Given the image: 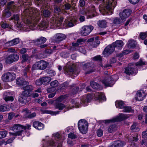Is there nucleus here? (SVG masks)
Listing matches in <instances>:
<instances>
[{
    "instance_id": "1",
    "label": "nucleus",
    "mask_w": 147,
    "mask_h": 147,
    "mask_svg": "<svg viewBox=\"0 0 147 147\" xmlns=\"http://www.w3.org/2000/svg\"><path fill=\"white\" fill-rule=\"evenodd\" d=\"M22 16L24 22L27 24L32 30L35 29L34 28L40 19L38 10L32 7L25 9L22 14Z\"/></svg>"
},
{
    "instance_id": "2",
    "label": "nucleus",
    "mask_w": 147,
    "mask_h": 147,
    "mask_svg": "<svg viewBox=\"0 0 147 147\" xmlns=\"http://www.w3.org/2000/svg\"><path fill=\"white\" fill-rule=\"evenodd\" d=\"M101 1L103 4V9L105 12L111 11L114 8L116 5V1L114 0H98Z\"/></svg>"
},
{
    "instance_id": "3",
    "label": "nucleus",
    "mask_w": 147,
    "mask_h": 147,
    "mask_svg": "<svg viewBox=\"0 0 147 147\" xmlns=\"http://www.w3.org/2000/svg\"><path fill=\"white\" fill-rule=\"evenodd\" d=\"M26 127L19 124H15L11 128V129L15 132H9L10 136H16L21 135L22 132L24 131L23 129H26Z\"/></svg>"
},
{
    "instance_id": "4",
    "label": "nucleus",
    "mask_w": 147,
    "mask_h": 147,
    "mask_svg": "<svg viewBox=\"0 0 147 147\" xmlns=\"http://www.w3.org/2000/svg\"><path fill=\"white\" fill-rule=\"evenodd\" d=\"M75 65L73 64L68 63L63 68L64 74L67 76H71L73 74L74 76H77L78 74L75 69Z\"/></svg>"
},
{
    "instance_id": "5",
    "label": "nucleus",
    "mask_w": 147,
    "mask_h": 147,
    "mask_svg": "<svg viewBox=\"0 0 147 147\" xmlns=\"http://www.w3.org/2000/svg\"><path fill=\"white\" fill-rule=\"evenodd\" d=\"M71 102L72 105H73L72 106H68L67 107H66L61 102L59 103V102H55L54 103V106L56 109H59V110H62L64 108L66 107L67 109L66 111L72 109V108L74 107L76 108H78L79 107V103L75 101V100H71Z\"/></svg>"
},
{
    "instance_id": "6",
    "label": "nucleus",
    "mask_w": 147,
    "mask_h": 147,
    "mask_svg": "<svg viewBox=\"0 0 147 147\" xmlns=\"http://www.w3.org/2000/svg\"><path fill=\"white\" fill-rule=\"evenodd\" d=\"M78 127L80 132L82 134H85L88 130V124L84 119H81L78 123Z\"/></svg>"
},
{
    "instance_id": "7",
    "label": "nucleus",
    "mask_w": 147,
    "mask_h": 147,
    "mask_svg": "<svg viewBox=\"0 0 147 147\" xmlns=\"http://www.w3.org/2000/svg\"><path fill=\"white\" fill-rule=\"evenodd\" d=\"M129 117V116L128 115L120 113L115 118L109 120H105L103 121L105 124L109 123H110L122 121L127 119Z\"/></svg>"
},
{
    "instance_id": "8",
    "label": "nucleus",
    "mask_w": 147,
    "mask_h": 147,
    "mask_svg": "<svg viewBox=\"0 0 147 147\" xmlns=\"http://www.w3.org/2000/svg\"><path fill=\"white\" fill-rule=\"evenodd\" d=\"M48 65V63L43 60L36 62L33 65L32 69L33 70H44L45 69Z\"/></svg>"
},
{
    "instance_id": "9",
    "label": "nucleus",
    "mask_w": 147,
    "mask_h": 147,
    "mask_svg": "<svg viewBox=\"0 0 147 147\" xmlns=\"http://www.w3.org/2000/svg\"><path fill=\"white\" fill-rule=\"evenodd\" d=\"M19 59L18 54L13 53L8 55L5 59V61L7 63H11L13 62L17 61Z\"/></svg>"
},
{
    "instance_id": "10",
    "label": "nucleus",
    "mask_w": 147,
    "mask_h": 147,
    "mask_svg": "<svg viewBox=\"0 0 147 147\" xmlns=\"http://www.w3.org/2000/svg\"><path fill=\"white\" fill-rule=\"evenodd\" d=\"M93 28V27L91 25L83 26L81 28L80 32L81 35L84 36L88 35Z\"/></svg>"
},
{
    "instance_id": "11",
    "label": "nucleus",
    "mask_w": 147,
    "mask_h": 147,
    "mask_svg": "<svg viewBox=\"0 0 147 147\" xmlns=\"http://www.w3.org/2000/svg\"><path fill=\"white\" fill-rule=\"evenodd\" d=\"M16 78L15 74L9 72L4 74L2 76V80L5 82L12 81Z\"/></svg>"
},
{
    "instance_id": "12",
    "label": "nucleus",
    "mask_w": 147,
    "mask_h": 147,
    "mask_svg": "<svg viewBox=\"0 0 147 147\" xmlns=\"http://www.w3.org/2000/svg\"><path fill=\"white\" fill-rule=\"evenodd\" d=\"M62 141L59 139L54 140L53 139L49 140L47 142V146H57V147H62Z\"/></svg>"
},
{
    "instance_id": "13",
    "label": "nucleus",
    "mask_w": 147,
    "mask_h": 147,
    "mask_svg": "<svg viewBox=\"0 0 147 147\" xmlns=\"http://www.w3.org/2000/svg\"><path fill=\"white\" fill-rule=\"evenodd\" d=\"M63 19V17L56 18H53L51 22V24L56 28L60 27L62 24Z\"/></svg>"
},
{
    "instance_id": "14",
    "label": "nucleus",
    "mask_w": 147,
    "mask_h": 147,
    "mask_svg": "<svg viewBox=\"0 0 147 147\" xmlns=\"http://www.w3.org/2000/svg\"><path fill=\"white\" fill-rule=\"evenodd\" d=\"M124 72L128 75L136 74L137 72L136 67L134 65L129 66L125 69Z\"/></svg>"
},
{
    "instance_id": "15",
    "label": "nucleus",
    "mask_w": 147,
    "mask_h": 147,
    "mask_svg": "<svg viewBox=\"0 0 147 147\" xmlns=\"http://www.w3.org/2000/svg\"><path fill=\"white\" fill-rule=\"evenodd\" d=\"M94 66L92 63H88L85 64L83 66V68L85 71H87L85 72L86 74H89L90 73L93 72V69Z\"/></svg>"
},
{
    "instance_id": "16",
    "label": "nucleus",
    "mask_w": 147,
    "mask_h": 147,
    "mask_svg": "<svg viewBox=\"0 0 147 147\" xmlns=\"http://www.w3.org/2000/svg\"><path fill=\"white\" fill-rule=\"evenodd\" d=\"M29 96L28 92L26 91H23L22 94L19 97L18 101L22 104L26 103L27 102L26 98Z\"/></svg>"
},
{
    "instance_id": "17",
    "label": "nucleus",
    "mask_w": 147,
    "mask_h": 147,
    "mask_svg": "<svg viewBox=\"0 0 147 147\" xmlns=\"http://www.w3.org/2000/svg\"><path fill=\"white\" fill-rule=\"evenodd\" d=\"M102 82L107 86H112L114 83L113 79L111 76L107 77L105 79L102 81Z\"/></svg>"
},
{
    "instance_id": "18",
    "label": "nucleus",
    "mask_w": 147,
    "mask_h": 147,
    "mask_svg": "<svg viewBox=\"0 0 147 147\" xmlns=\"http://www.w3.org/2000/svg\"><path fill=\"white\" fill-rule=\"evenodd\" d=\"M131 11L129 9H124L122 12L119 13L120 18H122L125 21L126 19L130 15Z\"/></svg>"
},
{
    "instance_id": "19",
    "label": "nucleus",
    "mask_w": 147,
    "mask_h": 147,
    "mask_svg": "<svg viewBox=\"0 0 147 147\" xmlns=\"http://www.w3.org/2000/svg\"><path fill=\"white\" fill-rule=\"evenodd\" d=\"M77 20L74 19L70 20L69 19L65 20L64 24L65 25L66 27H71L74 26L76 24Z\"/></svg>"
},
{
    "instance_id": "20",
    "label": "nucleus",
    "mask_w": 147,
    "mask_h": 147,
    "mask_svg": "<svg viewBox=\"0 0 147 147\" xmlns=\"http://www.w3.org/2000/svg\"><path fill=\"white\" fill-rule=\"evenodd\" d=\"M136 95V100L138 101H141L145 98L146 95L144 90H140L137 91Z\"/></svg>"
},
{
    "instance_id": "21",
    "label": "nucleus",
    "mask_w": 147,
    "mask_h": 147,
    "mask_svg": "<svg viewBox=\"0 0 147 147\" xmlns=\"http://www.w3.org/2000/svg\"><path fill=\"white\" fill-rule=\"evenodd\" d=\"M125 144V142L121 140H117L113 142L110 145V147H122Z\"/></svg>"
},
{
    "instance_id": "22",
    "label": "nucleus",
    "mask_w": 147,
    "mask_h": 147,
    "mask_svg": "<svg viewBox=\"0 0 147 147\" xmlns=\"http://www.w3.org/2000/svg\"><path fill=\"white\" fill-rule=\"evenodd\" d=\"M115 47H106L103 52L104 56L106 57L111 54L114 51Z\"/></svg>"
},
{
    "instance_id": "23",
    "label": "nucleus",
    "mask_w": 147,
    "mask_h": 147,
    "mask_svg": "<svg viewBox=\"0 0 147 147\" xmlns=\"http://www.w3.org/2000/svg\"><path fill=\"white\" fill-rule=\"evenodd\" d=\"M66 36L64 34L61 33H58L53 37L55 41L57 43H59V42L64 40L65 39Z\"/></svg>"
},
{
    "instance_id": "24",
    "label": "nucleus",
    "mask_w": 147,
    "mask_h": 147,
    "mask_svg": "<svg viewBox=\"0 0 147 147\" xmlns=\"http://www.w3.org/2000/svg\"><path fill=\"white\" fill-rule=\"evenodd\" d=\"M46 40L47 39L46 38L41 37L39 38L33 40L32 41L35 45H39L44 43Z\"/></svg>"
},
{
    "instance_id": "25",
    "label": "nucleus",
    "mask_w": 147,
    "mask_h": 147,
    "mask_svg": "<svg viewBox=\"0 0 147 147\" xmlns=\"http://www.w3.org/2000/svg\"><path fill=\"white\" fill-rule=\"evenodd\" d=\"M33 126L38 130H40L44 128V125L39 121H35L33 123Z\"/></svg>"
},
{
    "instance_id": "26",
    "label": "nucleus",
    "mask_w": 147,
    "mask_h": 147,
    "mask_svg": "<svg viewBox=\"0 0 147 147\" xmlns=\"http://www.w3.org/2000/svg\"><path fill=\"white\" fill-rule=\"evenodd\" d=\"M91 96L90 95H88L87 96H83L81 98V101L84 104V106L87 105L88 102L91 99Z\"/></svg>"
},
{
    "instance_id": "27",
    "label": "nucleus",
    "mask_w": 147,
    "mask_h": 147,
    "mask_svg": "<svg viewBox=\"0 0 147 147\" xmlns=\"http://www.w3.org/2000/svg\"><path fill=\"white\" fill-rule=\"evenodd\" d=\"M33 86L31 85H29V83L27 85H25L23 86V89L24 91H26L28 93L29 95H30V93L31 92L33 89Z\"/></svg>"
},
{
    "instance_id": "28",
    "label": "nucleus",
    "mask_w": 147,
    "mask_h": 147,
    "mask_svg": "<svg viewBox=\"0 0 147 147\" xmlns=\"http://www.w3.org/2000/svg\"><path fill=\"white\" fill-rule=\"evenodd\" d=\"M48 26V23L46 21H41L38 26V29L40 30H45Z\"/></svg>"
},
{
    "instance_id": "29",
    "label": "nucleus",
    "mask_w": 147,
    "mask_h": 147,
    "mask_svg": "<svg viewBox=\"0 0 147 147\" xmlns=\"http://www.w3.org/2000/svg\"><path fill=\"white\" fill-rule=\"evenodd\" d=\"M11 94L9 92H5L3 94V96L4 100L6 101H11L13 100V96H11Z\"/></svg>"
},
{
    "instance_id": "30",
    "label": "nucleus",
    "mask_w": 147,
    "mask_h": 147,
    "mask_svg": "<svg viewBox=\"0 0 147 147\" xmlns=\"http://www.w3.org/2000/svg\"><path fill=\"white\" fill-rule=\"evenodd\" d=\"M19 42L20 39L19 38H17L7 42L5 43V45L8 46H11L16 45Z\"/></svg>"
},
{
    "instance_id": "31",
    "label": "nucleus",
    "mask_w": 147,
    "mask_h": 147,
    "mask_svg": "<svg viewBox=\"0 0 147 147\" xmlns=\"http://www.w3.org/2000/svg\"><path fill=\"white\" fill-rule=\"evenodd\" d=\"M11 19V20H14L15 21L17 22V26L19 27H21L22 26L23 24H21L19 22V16L18 14L14 15L12 17Z\"/></svg>"
},
{
    "instance_id": "32",
    "label": "nucleus",
    "mask_w": 147,
    "mask_h": 147,
    "mask_svg": "<svg viewBox=\"0 0 147 147\" xmlns=\"http://www.w3.org/2000/svg\"><path fill=\"white\" fill-rule=\"evenodd\" d=\"M24 112H25V117L28 118H32L34 117L36 115V114L35 113H30L26 109H24Z\"/></svg>"
},
{
    "instance_id": "33",
    "label": "nucleus",
    "mask_w": 147,
    "mask_h": 147,
    "mask_svg": "<svg viewBox=\"0 0 147 147\" xmlns=\"http://www.w3.org/2000/svg\"><path fill=\"white\" fill-rule=\"evenodd\" d=\"M16 83L17 84L23 86L25 85H27L28 83V82L25 81L22 77L17 79L16 80Z\"/></svg>"
},
{
    "instance_id": "34",
    "label": "nucleus",
    "mask_w": 147,
    "mask_h": 147,
    "mask_svg": "<svg viewBox=\"0 0 147 147\" xmlns=\"http://www.w3.org/2000/svg\"><path fill=\"white\" fill-rule=\"evenodd\" d=\"M71 47L70 48V50L71 51H73L76 50V49H78L79 50V51L84 53H86V50L85 49V47Z\"/></svg>"
},
{
    "instance_id": "35",
    "label": "nucleus",
    "mask_w": 147,
    "mask_h": 147,
    "mask_svg": "<svg viewBox=\"0 0 147 147\" xmlns=\"http://www.w3.org/2000/svg\"><path fill=\"white\" fill-rule=\"evenodd\" d=\"M63 6V5L61 4L60 5H55L53 6L54 12L56 13H59L61 11V7L62 8Z\"/></svg>"
},
{
    "instance_id": "36",
    "label": "nucleus",
    "mask_w": 147,
    "mask_h": 147,
    "mask_svg": "<svg viewBox=\"0 0 147 147\" xmlns=\"http://www.w3.org/2000/svg\"><path fill=\"white\" fill-rule=\"evenodd\" d=\"M11 15V13L8 8L5 9L3 12L2 16L6 18H8Z\"/></svg>"
},
{
    "instance_id": "37",
    "label": "nucleus",
    "mask_w": 147,
    "mask_h": 147,
    "mask_svg": "<svg viewBox=\"0 0 147 147\" xmlns=\"http://www.w3.org/2000/svg\"><path fill=\"white\" fill-rule=\"evenodd\" d=\"M41 78L42 84L45 85L47 84L51 79V78L49 77H45Z\"/></svg>"
},
{
    "instance_id": "38",
    "label": "nucleus",
    "mask_w": 147,
    "mask_h": 147,
    "mask_svg": "<svg viewBox=\"0 0 147 147\" xmlns=\"http://www.w3.org/2000/svg\"><path fill=\"white\" fill-rule=\"evenodd\" d=\"M97 24L98 26L101 28H104L107 26V22L105 20H99Z\"/></svg>"
},
{
    "instance_id": "39",
    "label": "nucleus",
    "mask_w": 147,
    "mask_h": 147,
    "mask_svg": "<svg viewBox=\"0 0 147 147\" xmlns=\"http://www.w3.org/2000/svg\"><path fill=\"white\" fill-rule=\"evenodd\" d=\"M90 85L94 89L100 90V85L97 83L92 81L90 82Z\"/></svg>"
},
{
    "instance_id": "40",
    "label": "nucleus",
    "mask_w": 147,
    "mask_h": 147,
    "mask_svg": "<svg viewBox=\"0 0 147 147\" xmlns=\"http://www.w3.org/2000/svg\"><path fill=\"white\" fill-rule=\"evenodd\" d=\"M80 13L82 15H86L87 16V18H92L94 17L93 15L92 14V15L90 13V12L89 11H87L86 12H85L84 11L82 10L80 11Z\"/></svg>"
},
{
    "instance_id": "41",
    "label": "nucleus",
    "mask_w": 147,
    "mask_h": 147,
    "mask_svg": "<svg viewBox=\"0 0 147 147\" xmlns=\"http://www.w3.org/2000/svg\"><path fill=\"white\" fill-rule=\"evenodd\" d=\"M122 18H116L113 20V23L116 24H120L125 21Z\"/></svg>"
},
{
    "instance_id": "42",
    "label": "nucleus",
    "mask_w": 147,
    "mask_h": 147,
    "mask_svg": "<svg viewBox=\"0 0 147 147\" xmlns=\"http://www.w3.org/2000/svg\"><path fill=\"white\" fill-rule=\"evenodd\" d=\"M115 105L117 108L123 109L124 107V103L121 100L117 101L115 103Z\"/></svg>"
},
{
    "instance_id": "43",
    "label": "nucleus",
    "mask_w": 147,
    "mask_h": 147,
    "mask_svg": "<svg viewBox=\"0 0 147 147\" xmlns=\"http://www.w3.org/2000/svg\"><path fill=\"white\" fill-rule=\"evenodd\" d=\"M123 43L122 40H118L114 42L110 46H123Z\"/></svg>"
},
{
    "instance_id": "44",
    "label": "nucleus",
    "mask_w": 147,
    "mask_h": 147,
    "mask_svg": "<svg viewBox=\"0 0 147 147\" xmlns=\"http://www.w3.org/2000/svg\"><path fill=\"white\" fill-rule=\"evenodd\" d=\"M41 12L43 16L45 18L49 17L51 15V12L48 9H44Z\"/></svg>"
},
{
    "instance_id": "45",
    "label": "nucleus",
    "mask_w": 147,
    "mask_h": 147,
    "mask_svg": "<svg viewBox=\"0 0 147 147\" xmlns=\"http://www.w3.org/2000/svg\"><path fill=\"white\" fill-rule=\"evenodd\" d=\"M15 4L14 1H12L9 2L8 4L7 8L9 9H15L16 6Z\"/></svg>"
},
{
    "instance_id": "46",
    "label": "nucleus",
    "mask_w": 147,
    "mask_h": 147,
    "mask_svg": "<svg viewBox=\"0 0 147 147\" xmlns=\"http://www.w3.org/2000/svg\"><path fill=\"white\" fill-rule=\"evenodd\" d=\"M128 46H136L137 45V43L134 40H129L127 43Z\"/></svg>"
},
{
    "instance_id": "47",
    "label": "nucleus",
    "mask_w": 147,
    "mask_h": 147,
    "mask_svg": "<svg viewBox=\"0 0 147 147\" xmlns=\"http://www.w3.org/2000/svg\"><path fill=\"white\" fill-rule=\"evenodd\" d=\"M116 128L117 127L116 125H112L109 127L108 129V131L109 133H112L113 131H115Z\"/></svg>"
},
{
    "instance_id": "48",
    "label": "nucleus",
    "mask_w": 147,
    "mask_h": 147,
    "mask_svg": "<svg viewBox=\"0 0 147 147\" xmlns=\"http://www.w3.org/2000/svg\"><path fill=\"white\" fill-rule=\"evenodd\" d=\"M97 93L99 99L106 100V98L104 94L101 92H98Z\"/></svg>"
},
{
    "instance_id": "49",
    "label": "nucleus",
    "mask_w": 147,
    "mask_h": 147,
    "mask_svg": "<svg viewBox=\"0 0 147 147\" xmlns=\"http://www.w3.org/2000/svg\"><path fill=\"white\" fill-rule=\"evenodd\" d=\"M59 84L57 80H54L52 82L50 83V85L53 88H55L57 87Z\"/></svg>"
},
{
    "instance_id": "50",
    "label": "nucleus",
    "mask_w": 147,
    "mask_h": 147,
    "mask_svg": "<svg viewBox=\"0 0 147 147\" xmlns=\"http://www.w3.org/2000/svg\"><path fill=\"white\" fill-rule=\"evenodd\" d=\"M123 109V112H133L134 111L132 109L131 107L129 106L124 107Z\"/></svg>"
},
{
    "instance_id": "51",
    "label": "nucleus",
    "mask_w": 147,
    "mask_h": 147,
    "mask_svg": "<svg viewBox=\"0 0 147 147\" xmlns=\"http://www.w3.org/2000/svg\"><path fill=\"white\" fill-rule=\"evenodd\" d=\"M7 134V132L6 131H0V139L6 137Z\"/></svg>"
},
{
    "instance_id": "52",
    "label": "nucleus",
    "mask_w": 147,
    "mask_h": 147,
    "mask_svg": "<svg viewBox=\"0 0 147 147\" xmlns=\"http://www.w3.org/2000/svg\"><path fill=\"white\" fill-rule=\"evenodd\" d=\"M139 36L141 39H144L147 37V32L140 33Z\"/></svg>"
},
{
    "instance_id": "53",
    "label": "nucleus",
    "mask_w": 147,
    "mask_h": 147,
    "mask_svg": "<svg viewBox=\"0 0 147 147\" xmlns=\"http://www.w3.org/2000/svg\"><path fill=\"white\" fill-rule=\"evenodd\" d=\"M65 96L61 95L58 98L55 100V102H57L59 103H61L65 98Z\"/></svg>"
},
{
    "instance_id": "54",
    "label": "nucleus",
    "mask_w": 147,
    "mask_h": 147,
    "mask_svg": "<svg viewBox=\"0 0 147 147\" xmlns=\"http://www.w3.org/2000/svg\"><path fill=\"white\" fill-rule=\"evenodd\" d=\"M56 48L57 47H54L52 49H47L45 50V52L46 53L49 54H51L53 53L54 50L56 49Z\"/></svg>"
},
{
    "instance_id": "55",
    "label": "nucleus",
    "mask_w": 147,
    "mask_h": 147,
    "mask_svg": "<svg viewBox=\"0 0 147 147\" xmlns=\"http://www.w3.org/2000/svg\"><path fill=\"white\" fill-rule=\"evenodd\" d=\"M46 71L48 74H49L51 76H54L56 74L55 71L50 69H47Z\"/></svg>"
},
{
    "instance_id": "56",
    "label": "nucleus",
    "mask_w": 147,
    "mask_h": 147,
    "mask_svg": "<svg viewBox=\"0 0 147 147\" xmlns=\"http://www.w3.org/2000/svg\"><path fill=\"white\" fill-rule=\"evenodd\" d=\"M90 10H88L90 12V13L91 15H92V14L93 15L94 17V13L96 12L95 7L94 5L92 6L91 7Z\"/></svg>"
},
{
    "instance_id": "57",
    "label": "nucleus",
    "mask_w": 147,
    "mask_h": 147,
    "mask_svg": "<svg viewBox=\"0 0 147 147\" xmlns=\"http://www.w3.org/2000/svg\"><path fill=\"white\" fill-rule=\"evenodd\" d=\"M45 113L51 114L52 115H56L57 114H59L60 111H51L46 110L45 111Z\"/></svg>"
},
{
    "instance_id": "58",
    "label": "nucleus",
    "mask_w": 147,
    "mask_h": 147,
    "mask_svg": "<svg viewBox=\"0 0 147 147\" xmlns=\"http://www.w3.org/2000/svg\"><path fill=\"white\" fill-rule=\"evenodd\" d=\"M86 40L82 38L78 39L77 40V43L78 45H82L85 42Z\"/></svg>"
},
{
    "instance_id": "59",
    "label": "nucleus",
    "mask_w": 147,
    "mask_h": 147,
    "mask_svg": "<svg viewBox=\"0 0 147 147\" xmlns=\"http://www.w3.org/2000/svg\"><path fill=\"white\" fill-rule=\"evenodd\" d=\"M28 57L29 56L27 54H24L22 55V62H26L28 59Z\"/></svg>"
},
{
    "instance_id": "60",
    "label": "nucleus",
    "mask_w": 147,
    "mask_h": 147,
    "mask_svg": "<svg viewBox=\"0 0 147 147\" xmlns=\"http://www.w3.org/2000/svg\"><path fill=\"white\" fill-rule=\"evenodd\" d=\"M146 62L143 61L141 59L139 61L136 63V66L138 65L141 66L146 65Z\"/></svg>"
},
{
    "instance_id": "61",
    "label": "nucleus",
    "mask_w": 147,
    "mask_h": 147,
    "mask_svg": "<svg viewBox=\"0 0 147 147\" xmlns=\"http://www.w3.org/2000/svg\"><path fill=\"white\" fill-rule=\"evenodd\" d=\"M1 27L3 28H9V27L10 28V27L9 26V24H8L6 23H5L4 22H3L1 23Z\"/></svg>"
},
{
    "instance_id": "62",
    "label": "nucleus",
    "mask_w": 147,
    "mask_h": 147,
    "mask_svg": "<svg viewBox=\"0 0 147 147\" xmlns=\"http://www.w3.org/2000/svg\"><path fill=\"white\" fill-rule=\"evenodd\" d=\"M93 59L95 61H101L102 59L100 55H98L94 57Z\"/></svg>"
},
{
    "instance_id": "63",
    "label": "nucleus",
    "mask_w": 147,
    "mask_h": 147,
    "mask_svg": "<svg viewBox=\"0 0 147 147\" xmlns=\"http://www.w3.org/2000/svg\"><path fill=\"white\" fill-rule=\"evenodd\" d=\"M68 137L71 139H75L76 138V135H75L74 134L72 133H69L68 135Z\"/></svg>"
},
{
    "instance_id": "64",
    "label": "nucleus",
    "mask_w": 147,
    "mask_h": 147,
    "mask_svg": "<svg viewBox=\"0 0 147 147\" xmlns=\"http://www.w3.org/2000/svg\"><path fill=\"white\" fill-rule=\"evenodd\" d=\"M142 137L144 140L147 138V129L145 131H143L142 133Z\"/></svg>"
}]
</instances>
